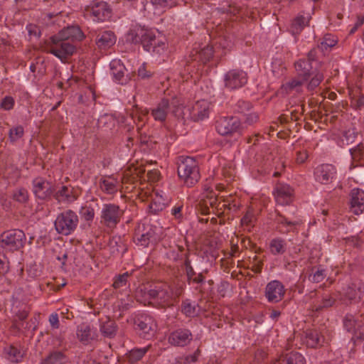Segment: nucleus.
<instances>
[{
    "label": "nucleus",
    "mask_w": 364,
    "mask_h": 364,
    "mask_svg": "<svg viewBox=\"0 0 364 364\" xmlns=\"http://www.w3.org/2000/svg\"><path fill=\"white\" fill-rule=\"evenodd\" d=\"M149 303L159 308L170 307L174 305L181 292L173 291L167 283L160 282L151 287L146 293Z\"/></svg>",
    "instance_id": "nucleus-1"
},
{
    "label": "nucleus",
    "mask_w": 364,
    "mask_h": 364,
    "mask_svg": "<svg viewBox=\"0 0 364 364\" xmlns=\"http://www.w3.org/2000/svg\"><path fill=\"white\" fill-rule=\"evenodd\" d=\"M178 175L180 180L187 187L196 184L200 178L198 164L193 157L183 159L178 166Z\"/></svg>",
    "instance_id": "nucleus-2"
},
{
    "label": "nucleus",
    "mask_w": 364,
    "mask_h": 364,
    "mask_svg": "<svg viewBox=\"0 0 364 364\" xmlns=\"http://www.w3.org/2000/svg\"><path fill=\"white\" fill-rule=\"evenodd\" d=\"M26 235L19 229L9 230L0 235V254L18 250L24 246Z\"/></svg>",
    "instance_id": "nucleus-3"
},
{
    "label": "nucleus",
    "mask_w": 364,
    "mask_h": 364,
    "mask_svg": "<svg viewBox=\"0 0 364 364\" xmlns=\"http://www.w3.org/2000/svg\"><path fill=\"white\" fill-rule=\"evenodd\" d=\"M163 238L161 227L154 226L150 224H139L135 230L134 241L141 247H147L151 242H157Z\"/></svg>",
    "instance_id": "nucleus-4"
},
{
    "label": "nucleus",
    "mask_w": 364,
    "mask_h": 364,
    "mask_svg": "<svg viewBox=\"0 0 364 364\" xmlns=\"http://www.w3.org/2000/svg\"><path fill=\"white\" fill-rule=\"evenodd\" d=\"M182 104L180 100L176 97H172L171 100L162 99L161 102L151 109V114L155 121L164 122L166 121L169 112H172L175 116H180L181 114Z\"/></svg>",
    "instance_id": "nucleus-5"
},
{
    "label": "nucleus",
    "mask_w": 364,
    "mask_h": 364,
    "mask_svg": "<svg viewBox=\"0 0 364 364\" xmlns=\"http://www.w3.org/2000/svg\"><path fill=\"white\" fill-rule=\"evenodd\" d=\"M52 45L48 46V51L53 54L62 62H68V26L64 27L57 35L50 38Z\"/></svg>",
    "instance_id": "nucleus-6"
},
{
    "label": "nucleus",
    "mask_w": 364,
    "mask_h": 364,
    "mask_svg": "<svg viewBox=\"0 0 364 364\" xmlns=\"http://www.w3.org/2000/svg\"><path fill=\"white\" fill-rule=\"evenodd\" d=\"M111 15V9L109 5L102 1L91 3L85 6L84 16L93 21H104Z\"/></svg>",
    "instance_id": "nucleus-7"
},
{
    "label": "nucleus",
    "mask_w": 364,
    "mask_h": 364,
    "mask_svg": "<svg viewBox=\"0 0 364 364\" xmlns=\"http://www.w3.org/2000/svg\"><path fill=\"white\" fill-rule=\"evenodd\" d=\"M215 129L219 134L228 136L235 133L240 134L242 126L240 120L236 117H223L216 121Z\"/></svg>",
    "instance_id": "nucleus-8"
},
{
    "label": "nucleus",
    "mask_w": 364,
    "mask_h": 364,
    "mask_svg": "<svg viewBox=\"0 0 364 364\" xmlns=\"http://www.w3.org/2000/svg\"><path fill=\"white\" fill-rule=\"evenodd\" d=\"M144 49L157 58H164L168 53L166 39L161 36L156 37L154 32L152 37L149 39L147 43H145Z\"/></svg>",
    "instance_id": "nucleus-9"
},
{
    "label": "nucleus",
    "mask_w": 364,
    "mask_h": 364,
    "mask_svg": "<svg viewBox=\"0 0 364 364\" xmlns=\"http://www.w3.org/2000/svg\"><path fill=\"white\" fill-rule=\"evenodd\" d=\"M225 87L233 90L243 87L247 82V75L242 70L233 69L227 72L223 77Z\"/></svg>",
    "instance_id": "nucleus-10"
},
{
    "label": "nucleus",
    "mask_w": 364,
    "mask_h": 364,
    "mask_svg": "<svg viewBox=\"0 0 364 364\" xmlns=\"http://www.w3.org/2000/svg\"><path fill=\"white\" fill-rule=\"evenodd\" d=\"M134 325L140 334L145 338L152 336L156 331L157 325L154 318L148 314H140L134 318Z\"/></svg>",
    "instance_id": "nucleus-11"
},
{
    "label": "nucleus",
    "mask_w": 364,
    "mask_h": 364,
    "mask_svg": "<svg viewBox=\"0 0 364 364\" xmlns=\"http://www.w3.org/2000/svg\"><path fill=\"white\" fill-rule=\"evenodd\" d=\"M122 212L117 205L105 204L101 211L102 223L108 228L115 227L120 221Z\"/></svg>",
    "instance_id": "nucleus-12"
},
{
    "label": "nucleus",
    "mask_w": 364,
    "mask_h": 364,
    "mask_svg": "<svg viewBox=\"0 0 364 364\" xmlns=\"http://www.w3.org/2000/svg\"><path fill=\"white\" fill-rule=\"evenodd\" d=\"M341 294L343 301H359L364 296V283L361 280H353L343 289Z\"/></svg>",
    "instance_id": "nucleus-13"
},
{
    "label": "nucleus",
    "mask_w": 364,
    "mask_h": 364,
    "mask_svg": "<svg viewBox=\"0 0 364 364\" xmlns=\"http://www.w3.org/2000/svg\"><path fill=\"white\" fill-rule=\"evenodd\" d=\"M154 31L139 25L132 26L126 34L127 41L131 43H141L144 48L145 43L152 37Z\"/></svg>",
    "instance_id": "nucleus-14"
},
{
    "label": "nucleus",
    "mask_w": 364,
    "mask_h": 364,
    "mask_svg": "<svg viewBox=\"0 0 364 364\" xmlns=\"http://www.w3.org/2000/svg\"><path fill=\"white\" fill-rule=\"evenodd\" d=\"M286 289L283 284L277 279L270 281L265 287L264 296L270 303H278L285 295Z\"/></svg>",
    "instance_id": "nucleus-15"
},
{
    "label": "nucleus",
    "mask_w": 364,
    "mask_h": 364,
    "mask_svg": "<svg viewBox=\"0 0 364 364\" xmlns=\"http://www.w3.org/2000/svg\"><path fill=\"white\" fill-rule=\"evenodd\" d=\"M274 199L281 205H289L294 198V189L288 184L277 183L273 191Z\"/></svg>",
    "instance_id": "nucleus-16"
},
{
    "label": "nucleus",
    "mask_w": 364,
    "mask_h": 364,
    "mask_svg": "<svg viewBox=\"0 0 364 364\" xmlns=\"http://www.w3.org/2000/svg\"><path fill=\"white\" fill-rule=\"evenodd\" d=\"M33 192L41 200L48 199L53 196L54 188L51 183L43 178H36L33 181Z\"/></svg>",
    "instance_id": "nucleus-17"
},
{
    "label": "nucleus",
    "mask_w": 364,
    "mask_h": 364,
    "mask_svg": "<svg viewBox=\"0 0 364 364\" xmlns=\"http://www.w3.org/2000/svg\"><path fill=\"white\" fill-rule=\"evenodd\" d=\"M315 179L322 184H329L336 179V169L331 164L318 166L314 172Z\"/></svg>",
    "instance_id": "nucleus-18"
},
{
    "label": "nucleus",
    "mask_w": 364,
    "mask_h": 364,
    "mask_svg": "<svg viewBox=\"0 0 364 364\" xmlns=\"http://www.w3.org/2000/svg\"><path fill=\"white\" fill-rule=\"evenodd\" d=\"M315 57L316 52L312 50L309 53L306 58L300 59L295 63V68L299 77L306 80L310 76Z\"/></svg>",
    "instance_id": "nucleus-19"
},
{
    "label": "nucleus",
    "mask_w": 364,
    "mask_h": 364,
    "mask_svg": "<svg viewBox=\"0 0 364 364\" xmlns=\"http://www.w3.org/2000/svg\"><path fill=\"white\" fill-rule=\"evenodd\" d=\"M76 336L78 340L85 345L91 343L96 341L98 334L96 329H94L87 323H82L77 326Z\"/></svg>",
    "instance_id": "nucleus-20"
},
{
    "label": "nucleus",
    "mask_w": 364,
    "mask_h": 364,
    "mask_svg": "<svg viewBox=\"0 0 364 364\" xmlns=\"http://www.w3.org/2000/svg\"><path fill=\"white\" fill-rule=\"evenodd\" d=\"M193 339V335L188 329L178 328L171 333L168 342L175 346H185Z\"/></svg>",
    "instance_id": "nucleus-21"
},
{
    "label": "nucleus",
    "mask_w": 364,
    "mask_h": 364,
    "mask_svg": "<svg viewBox=\"0 0 364 364\" xmlns=\"http://www.w3.org/2000/svg\"><path fill=\"white\" fill-rule=\"evenodd\" d=\"M344 326L348 331L353 333V339H364V322L354 319L353 316H347L344 320Z\"/></svg>",
    "instance_id": "nucleus-22"
},
{
    "label": "nucleus",
    "mask_w": 364,
    "mask_h": 364,
    "mask_svg": "<svg viewBox=\"0 0 364 364\" xmlns=\"http://www.w3.org/2000/svg\"><path fill=\"white\" fill-rule=\"evenodd\" d=\"M99 186L105 194L114 195L120 188L121 183L117 178L112 176H103L100 180Z\"/></svg>",
    "instance_id": "nucleus-23"
},
{
    "label": "nucleus",
    "mask_w": 364,
    "mask_h": 364,
    "mask_svg": "<svg viewBox=\"0 0 364 364\" xmlns=\"http://www.w3.org/2000/svg\"><path fill=\"white\" fill-rule=\"evenodd\" d=\"M275 220L279 225V231L283 233L294 231L301 223L299 218H289L280 213L277 214Z\"/></svg>",
    "instance_id": "nucleus-24"
},
{
    "label": "nucleus",
    "mask_w": 364,
    "mask_h": 364,
    "mask_svg": "<svg viewBox=\"0 0 364 364\" xmlns=\"http://www.w3.org/2000/svg\"><path fill=\"white\" fill-rule=\"evenodd\" d=\"M169 198L164 191H156L149 205L150 212L154 214L162 211L168 204Z\"/></svg>",
    "instance_id": "nucleus-25"
},
{
    "label": "nucleus",
    "mask_w": 364,
    "mask_h": 364,
    "mask_svg": "<svg viewBox=\"0 0 364 364\" xmlns=\"http://www.w3.org/2000/svg\"><path fill=\"white\" fill-rule=\"evenodd\" d=\"M4 353L7 360L14 363L21 362L25 355L23 348L20 345L16 344H10L5 346Z\"/></svg>",
    "instance_id": "nucleus-26"
},
{
    "label": "nucleus",
    "mask_w": 364,
    "mask_h": 364,
    "mask_svg": "<svg viewBox=\"0 0 364 364\" xmlns=\"http://www.w3.org/2000/svg\"><path fill=\"white\" fill-rule=\"evenodd\" d=\"M351 210L355 215H359L364 211V191L359 188H354L350 193Z\"/></svg>",
    "instance_id": "nucleus-27"
},
{
    "label": "nucleus",
    "mask_w": 364,
    "mask_h": 364,
    "mask_svg": "<svg viewBox=\"0 0 364 364\" xmlns=\"http://www.w3.org/2000/svg\"><path fill=\"white\" fill-rule=\"evenodd\" d=\"M304 342L308 347L316 348L323 346L326 338L318 330L311 329L305 332Z\"/></svg>",
    "instance_id": "nucleus-28"
},
{
    "label": "nucleus",
    "mask_w": 364,
    "mask_h": 364,
    "mask_svg": "<svg viewBox=\"0 0 364 364\" xmlns=\"http://www.w3.org/2000/svg\"><path fill=\"white\" fill-rule=\"evenodd\" d=\"M213 48L209 46H205L200 49H198V47H195L191 52L190 58L192 60L200 61L203 63H205L213 58Z\"/></svg>",
    "instance_id": "nucleus-29"
},
{
    "label": "nucleus",
    "mask_w": 364,
    "mask_h": 364,
    "mask_svg": "<svg viewBox=\"0 0 364 364\" xmlns=\"http://www.w3.org/2000/svg\"><path fill=\"white\" fill-rule=\"evenodd\" d=\"M110 74L113 79L119 84H124L127 81L125 77L126 68L119 60H113L110 62Z\"/></svg>",
    "instance_id": "nucleus-30"
},
{
    "label": "nucleus",
    "mask_w": 364,
    "mask_h": 364,
    "mask_svg": "<svg viewBox=\"0 0 364 364\" xmlns=\"http://www.w3.org/2000/svg\"><path fill=\"white\" fill-rule=\"evenodd\" d=\"M95 41L100 49L106 50L116 43V36L112 31H105L97 36Z\"/></svg>",
    "instance_id": "nucleus-31"
},
{
    "label": "nucleus",
    "mask_w": 364,
    "mask_h": 364,
    "mask_svg": "<svg viewBox=\"0 0 364 364\" xmlns=\"http://www.w3.org/2000/svg\"><path fill=\"white\" fill-rule=\"evenodd\" d=\"M68 358L65 351L54 350L50 353L41 362V364H67Z\"/></svg>",
    "instance_id": "nucleus-32"
},
{
    "label": "nucleus",
    "mask_w": 364,
    "mask_h": 364,
    "mask_svg": "<svg viewBox=\"0 0 364 364\" xmlns=\"http://www.w3.org/2000/svg\"><path fill=\"white\" fill-rule=\"evenodd\" d=\"M193 115L198 120H203L208 117L210 110V103L207 100H198L193 107Z\"/></svg>",
    "instance_id": "nucleus-33"
},
{
    "label": "nucleus",
    "mask_w": 364,
    "mask_h": 364,
    "mask_svg": "<svg viewBox=\"0 0 364 364\" xmlns=\"http://www.w3.org/2000/svg\"><path fill=\"white\" fill-rule=\"evenodd\" d=\"M181 311L188 317H195L200 314V307L196 302L186 299L182 301Z\"/></svg>",
    "instance_id": "nucleus-34"
},
{
    "label": "nucleus",
    "mask_w": 364,
    "mask_h": 364,
    "mask_svg": "<svg viewBox=\"0 0 364 364\" xmlns=\"http://www.w3.org/2000/svg\"><path fill=\"white\" fill-rule=\"evenodd\" d=\"M55 228L59 234L68 235V212L60 214L55 221Z\"/></svg>",
    "instance_id": "nucleus-35"
},
{
    "label": "nucleus",
    "mask_w": 364,
    "mask_h": 364,
    "mask_svg": "<svg viewBox=\"0 0 364 364\" xmlns=\"http://www.w3.org/2000/svg\"><path fill=\"white\" fill-rule=\"evenodd\" d=\"M269 250L272 255H282L286 251V242L282 238H274L271 240Z\"/></svg>",
    "instance_id": "nucleus-36"
},
{
    "label": "nucleus",
    "mask_w": 364,
    "mask_h": 364,
    "mask_svg": "<svg viewBox=\"0 0 364 364\" xmlns=\"http://www.w3.org/2000/svg\"><path fill=\"white\" fill-rule=\"evenodd\" d=\"M308 23V20L303 16H296L291 26L290 30L293 35H298Z\"/></svg>",
    "instance_id": "nucleus-37"
},
{
    "label": "nucleus",
    "mask_w": 364,
    "mask_h": 364,
    "mask_svg": "<svg viewBox=\"0 0 364 364\" xmlns=\"http://www.w3.org/2000/svg\"><path fill=\"white\" fill-rule=\"evenodd\" d=\"M335 299L329 294H325L321 297V301L315 302L313 309L316 311H321L323 309L331 307L333 305Z\"/></svg>",
    "instance_id": "nucleus-38"
},
{
    "label": "nucleus",
    "mask_w": 364,
    "mask_h": 364,
    "mask_svg": "<svg viewBox=\"0 0 364 364\" xmlns=\"http://www.w3.org/2000/svg\"><path fill=\"white\" fill-rule=\"evenodd\" d=\"M311 75L310 76L306 79L304 80V77H302L303 81H306L308 79H309L310 77L312 76L310 82L308 84V89L310 90H314L316 87L319 85V84L321 82V81L323 80V73L314 70L313 69L311 70Z\"/></svg>",
    "instance_id": "nucleus-39"
},
{
    "label": "nucleus",
    "mask_w": 364,
    "mask_h": 364,
    "mask_svg": "<svg viewBox=\"0 0 364 364\" xmlns=\"http://www.w3.org/2000/svg\"><path fill=\"white\" fill-rule=\"evenodd\" d=\"M149 348V346L143 348H137L131 350L128 353V358L130 362L135 363L141 359L146 353Z\"/></svg>",
    "instance_id": "nucleus-40"
},
{
    "label": "nucleus",
    "mask_w": 364,
    "mask_h": 364,
    "mask_svg": "<svg viewBox=\"0 0 364 364\" xmlns=\"http://www.w3.org/2000/svg\"><path fill=\"white\" fill-rule=\"evenodd\" d=\"M100 332L105 337H113L116 333L115 323L112 321L104 322L100 325Z\"/></svg>",
    "instance_id": "nucleus-41"
},
{
    "label": "nucleus",
    "mask_w": 364,
    "mask_h": 364,
    "mask_svg": "<svg viewBox=\"0 0 364 364\" xmlns=\"http://www.w3.org/2000/svg\"><path fill=\"white\" fill-rule=\"evenodd\" d=\"M312 272L309 277V279L314 283L322 282L326 277V271L323 268L318 267L312 269Z\"/></svg>",
    "instance_id": "nucleus-42"
},
{
    "label": "nucleus",
    "mask_w": 364,
    "mask_h": 364,
    "mask_svg": "<svg viewBox=\"0 0 364 364\" xmlns=\"http://www.w3.org/2000/svg\"><path fill=\"white\" fill-rule=\"evenodd\" d=\"M283 364H306V361L301 353H291L287 355Z\"/></svg>",
    "instance_id": "nucleus-43"
},
{
    "label": "nucleus",
    "mask_w": 364,
    "mask_h": 364,
    "mask_svg": "<svg viewBox=\"0 0 364 364\" xmlns=\"http://www.w3.org/2000/svg\"><path fill=\"white\" fill-rule=\"evenodd\" d=\"M12 198L20 203H26L28 200V193L24 188H20L14 190L12 194Z\"/></svg>",
    "instance_id": "nucleus-44"
},
{
    "label": "nucleus",
    "mask_w": 364,
    "mask_h": 364,
    "mask_svg": "<svg viewBox=\"0 0 364 364\" xmlns=\"http://www.w3.org/2000/svg\"><path fill=\"white\" fill-rule=\"evenodd\" d=\"M84 38L85 35L78 26H70V41H80Z\"/></svg>",
    "instance_id": "nucleus-45"
},
{
    "label": "nucleus",
    "mask_w": 364,
    "mask_h": 364,
    "mask_svg": "<svg viewBox=\"0 0 364 364\" xmlns=\"http://www.w3.org/2000/svg\"><path fill=\"white\" fill-rule=\"evenodd\" d=\"M130 274L128 272H124L122 274L117 276L113 282V287L114 289H119L125 287L127 284V279Z\"/></svg>",
    "instance_id": "nucleus-46"
},
{
    "label": "nucleus",
    "mask_w": 364,
    "mask_h": 364,
    "mask_svg": "<svg viewBox=\"0 0 364 364\" xmlns=\"http://www.w3.org/2000/svg\"><path fill=\"white\" fill-rule=\"evenodd\" d=\"M251 107L252 105L249 102L238 100L235 105L234 110L236 112L245 114L246 112L250 110Z\"/></svg>",
    "instance_id": "nucleus-47"
},
{
    "label": "nucleus",
    "mask_w": 364,
    "mask_h": 364,
    "mask_svg": "<svg viewBox=\"0 0 364 364\" xmlns=\"http://www.w3.org/2000/svg\"><path fill=\"white\" fill-rule=\"evenodd\" d=\"M82 218L86 221H92L95 217L94 209L91 206L82 207L80 211Z\"/></svg>",
    "instance_id": "nucleus-48"
},
{
    "label": "nucleus",
    "mask_w": 364,
    "mask_h": 364,
    "mask_svg": "<svg viewBox=\"0 0 364 364\" xmlns=\"http://www.w3.org/2000/svg\"><path fill=\"white\" fill-rule=\"evenodd\" d=\"M138 76L141 79H149L152 77L154 72L148 68L146 63H142L138 68Z\"/></svg>",
    "instance_id": "nucleus-49"
},
{
    "label": "nucleus",
    "mask_w": 364,
    "mask_h": 364,
    "mask_svg": "<svg viewBox=\"0 0 364 364\" xmlns=\"http://www.w3.org/2000/svg\"><path fill=\"white\" fill-rule=\"evenodd\" d=\"M23 128L22 126H17L9 130V139L11 141H16L23 135Z\"/></svg>",
    "instance_id": "nucleus-50"
},
{
    "label": "nucleus",
    "mask_w": 364,
    "mask_h": 364,
    "mask_svg": "<svg viewBox=\"0 0 364 364\" xmlns=\"http://www.w3.org/2000/svg\"><path fill=\"white\" fill-rule=\"evenodd\" d=\"M151 2L156 6L169 9L176 5L177 0H151Z\"/></svg>",
    "instance_id": "nucleus-51"
},
{
    "label": "nucleus",
    "mask_w": 364,
    "mask_h": 364,
    "mask_svg": "<svg viewBox=\"0 0 364 364\" xmlns=\"http://www.w3.org/2000/svg\"><path fill=\"white\" fill-rule=\"evenodd\" d=\"M54 198L58 201V203L65 202L68 200V188L63 186L61 190L58 191L54 194Z\"/></svg>",
    "instance_id": "nucleus-52"
},
{
    "label": "nucleus",
    "mask_w": 364,
    "mask_h": 364,
    "mask_svg": "<svg viewBox=\"0 0 364 364\" xmlns=\"http://www.w3.org/2000/svg\"><path fill=\"white\" fill-rule=\"evenodd\" d=\"M303 82L298 79H294L285 85V89L288 91H300Z\"/></svg>",
    "instance_id": "nucleus-53"
},
{
    "label": "nucleus",
    "mask_w": 364,
    "mask_h": 364,
    "mask_svg": "<svg viewBox=\"0 0 364 364\" xmlns=\"http://www.w3.org/2000/svg\"><path fill=\"white\" fill-rule=\"evenodd\" d=\"M337 41L331 37L330 34L325 36L323 41L321 42V47L322 50L327 49L334 46Z\"/></svg>",
    "instance_id": "nucleus-54"
},
{
    "label": "nucleus",
    "mask_w": 364,
    "mask_h": 364,
    "mask_svg": "<svg viewBox=\"0 0 364 364\" xmlns=\"http://www.w3.org/2000/svg\"><path fill=\"white\" fill-rule=\"evenodd\" d=\"M363 148V146L362 144H358L357 146L350 150L352 159L354 161H358L360 159L362 156Z\"/></svg>",
    "instance_id": "nucleus-55"
},
{
    "label": "nucleus",
    "mask_w": 364,
    "mask_h": 364,
    "mask_svg": "<svg viewBox=\"0 0 364 364\" xmlns=\"http://www.w3.org/2000/svg\"><path fill=\"white\" fill-rule=\"evenodd\" d=\"M5 255L0 254V276L4 275L9 270V265Z\"/></svg>",
    "instance_id": "nucleus-56"
},
{
    "label": "nucleus",
    "mask_w": 364,
    "mask_h": 364,
    "mask_svg": "<svg viewBox=\"0 0 364 364\" xmlns=\"http://www.w3.org/2000/svg\"><path fill=\"white\" fill-rule=\"evenodd\" d=\"M217 44H218V46L222 48L224 50H229L232 48V45L231 41L225 37L220 38L217 41Z\"/></svg>",
    "instance_id": "nucleus-57"
},
{
    "label": "nucleus",
    "mask_w": 364,
    "mask_h": 364,
    "mask_svg": "<svg viewBox=\"0 0 364 364\" xmlns=\"http://www.w3.org/2000/svg\"><path fill=\"white\" fill-rule=\"evenodd\" d=\"M254 219L252 212L248 210L241 219V224L244 226H250Z\"/></svg>",
    "instance_id": "nucleus-58"
},
{
    "label": "nucleus",
    "mask_w": 364,
    "mask_h": 364,
    "mask_svg": "<svg viewBox=\"0 0 364 364\" xmlns=\"http://www.w3.org/2000/svg\"><path fill=\"white\" fill-rule=\"evenodd\" d=\"M13 106L14 100L11 97H6L1 104V107L6 110L11 109L13 107Z\"/></svg>",
    "instance_id": "nucleus-59"
},
{
    "label": "nucleus",
    "mask_w": 364,
    "mask_h": 364,
    "mask_svg": "<svg viewBox=\"0 0 364 364\" xmlns=\"http://www.w3.org/2000/svg\"><path fill=\"white\" fill-rule=\"evenodd\" d=\"M308 156L309 154L306 150L297 151L296 161L297 164H303L306 161Z\"/></svg>",
    "instance_id": "nucleus-60"
},
{
    "label": "nucleus",
    "mask_w": 364,
    "mask_h": 364,
    "mask_svg": "<svg viewBox=\"0 0 364 364\" xmlns=\"http://www.w3.org/2000/svg\"><path fill=\"white\" fill-rule=\"evenodd\" d=\"M28 32L29 36H33L36 38L39 37L41 35V31L38 26L36 25H28L27 26Z\"/></svg>",
    "instance_id": "nucleus-61"
},
{
    "label": "nucleus",
    "mask_w": 364,
    "mask_h": 364,
    "mask_svg": "<svg viewBox=\"0 0 364 364\" xmlns=\"http://www.w3.org/2000/svg\"><path fill=\"white\" fill-rule=\"evenodd\" d=\"M78 223V218L75 213L70 210V232L75 228Z\"/></svg>",
    "instance_id": "nucleus-62"
},
{
    "label": "nucleus",
    "mask_w": 364,
    "mask_h": 364,
    "mask_svg": "<svg viewBox=\"0 0 364 364\" xmlns=\"http://www.w3.org/2000/svg\"><path fill=\"white\" fill-rule=\"evenodd\" d=\"M49 322L53 328H59V318L57 314H52L49 317Z\"/></svg>",
    "instance_id": "nucleus-63"
},
{
    "label": "nucleus",
    "mask_w": 364,
    "mask_h": 364,
    "mask_svg": "<svg viewBox=\"0 0 364 364\" xmlns=\"http://www.w3.org/2000/svg\"><path fill=\"white\" fill-rule=\"evenodd\" d=\"M186 274L188 280H191L196 274L193 268L191 265V262L189 260H186L185 262Z\"/></svg>",
    "instance_id": "nucleus-64"
}]
</instances>
